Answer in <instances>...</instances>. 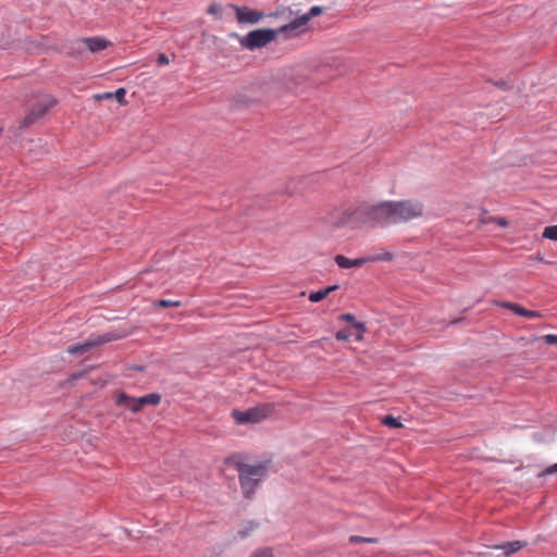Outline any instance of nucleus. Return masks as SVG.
Instances as JSON below:
<instances>
[{
    "mask_svg": "<svg viewBox=\"0 0 557 557\" xmlns=\"http://www.w3.org/2000/svg\"><path fill=\"white\" fill-rule=\"evenodd\" d=\"M424 206L416 199L386 200L377 205H363L355 215L363 223L373 226H388L407 223L423 215Z\"/></svg>",
    "mask_w": 557,
    "mask_h": 557,
    "instance_id": "f257e3e1",
    "label": "nucleus"
},
{
    "mask_svg": "<svg viewBox=\"0 0 557 557\" xmlns=\"http://www.w3.org/2000/svg\"><path fill=\"white\" fill-rule=\"evenodd\" d=\"M225 463L237 470L242 492L246 498H251L258 484L267 476L270 466L269 461L256 465L245 463L239 455L227 457Z\"/></svg>",
    "mask_w": 557,
    "mask_h": 557,
    "instance_id": "f03ea898",
    "label": "nucleus"
},
{
    "mask_svg": "<svg viewBox=\"0 0 557 557\" xmlns=\"http://www.w3.org/2000/svg\"><path fill=\"white\" fill-rule=\"evenodd\" d=\"M278 34L277 29L273 28H259L249 32L245 36L237 34H231V37L237 38L242 48L253 51L259 48H263L273 41Z\"/></svg>",
    "mask_w": 557,
    "mask_h": 557,
    "instance_id": "7ed1b4c3",
    "label": "nucleus"
},
{
    "mask_svg": "<svg viewBox=\"0 0 557 557\" xmlns=\"http://www.w3.org/2000/svg\"><path fill=\"white\" fill-rule=\"evenodd\" d=\"M57 100L50 95H40L29 107L26 115L21 121L20 128L24 129L41 119L54 104Z\"/></svg>",
    "mask_w": 557,
    "mask_h": 557,
    "instance_id": "20e7f679",
    "label": "nucleus"
},
{
    "mask_svg": "<svg viewBox=\"0 0 557 557\" xmlns=\"http://www.w3.org/2000/svg\"><path fill=\"white\" fill-rule=\"evenodd\" d=\"M274 412V404H262L245 411L234 410L232 416L237 424H247L261 422Z\"/></svg>",
    "mask_w": 557,
    "mask_h": 557,
    "instance_id": "39448f33",
    "label": "nucleus"
},
{
    "mask_svg": "<svg viewBox=\"0 0 557 557\" xmlns=\"http://www.w3.org/2000/svg\"><path fill=\"white\" fill-rule=\"evenodd\" d=\"M309 30L308 17L298 16L288 24L281 25V45L297 39Z\"/></svg>",
    "mask_w": 557,
    "mask_h": 557,
    "instance_id": "423d86ee",
    "label": "nucleus"
},
{
    "mask_svg": "<svg viewBox=\"0 0 557 557\" xmlns=\"http://www.w3.org/2000/svg\"><path fill=\"white\" fill-rule=\"evenodd\" d=\"M116 338H117V336L113 333L96 335V336L89 337L87 341H85L83 343H78V344L69 346L66 348V351L71 355H83L97 346H100L104 343L114 341Z\"/></svg>",
    "mask_w": 557,
    "mask_h": 557,
    "instance_id": "0eeeda50",
    "label": "nucleus"
},
{
    "mask_svg": "<svg viewBox=\"0 0 557 557\" xmlns=\"http://www.w3.org/2000/svg\"><path fill=\"white\" fill-rule=\"evenodd\" d=\"M230 8H232L236 13V18L239 24H257L264 14L259 11H255L249 9L248 7H239L235 4H230Z\"/></svg>",
    "mask_w": 557,
    "mask_h": 557,
    "instance_id": "6e6552de",
    "label": "nucleus"
},
{
    "mask_svg": "<svg viewBox=\"0 0 557 557\" xmlns=\"http://www.w3.org/2000/svg\"><path fill=\"white\" fill-rule=\"evenodd\" d=\"M284 81V86L288 90H294L305 82V75L299 67H288L284 70L281 82Z\"/></svg>",
    "mask_w": 557,
    "mask_h": 557,
    "instance_id": "1a4fd4ad",
    "label": "nucleus"
},
{
    "mask_svg": "<svg viewBox=\"0 0 557 557\" xmlns=\"http://www.w3.org/2000/svg\"><path fill=\"white\" fill-rule=\"evenodd\" d=\"M375 258H358L349 259L343 255H337L334 258L335 263L342 269L359 268L369 261H374Z\"/></svg>",
    "mask_w": 557,
    "mask_h": 557,
    "instance_id": "9d476101",
    "label": "nucleus"
},
{
    "mask_svg": "<svg viewBox=\"0 0 557 557\" xmlns=\"http://www.w3.org/2000/svg\"><path fill=\"white\" fill-rule=\"evenodd\" d=\"M116 405L127 408L133 412H138L143 408L141 405L138 403V398L131 397L123 392H120L116 395Z\"/></svg>",
    "mask_w": 557,
    "mask_h": 557,
    "instance_id": "9b49d317",
    "label": "nucleus"
},
{
    "mask_svg": "<svg viewBox=\"0 0 557 557\" xmlns=\"http://www.w3.org/2000/svg\"><path fill=\"white\" fill-rule=\"evenodd\" d=\"M116 405L127 408L133 412H138L143 408L141 405L138 403V398L131 397L123 392H120L116 395Z\"/></svg>",
    "mask_w": 557,
    "mask_h": 557,
    "instance_id": "f8f14e48",
    "label": "nucleus"
},
{
    "mask_svg": "<svg viewBox=\"0 0 557 557\" xmlns=\"http://www.w3.org/2000/svg\"><path fill=\"white\" fill-rule=\"evenodd\" d=\"M81 42L84 44L87 47V49L92 53L100 52L110 45L108 40L101 37L83 38Z\"/></svg>",
    "mask_w": 557,
    "mask_h": 557,
    "instance_id": "ddd939ff",
    "label": "nucleus"
},
{
    "mask_svg": "<svg viewBox=\"0 0 557 557\" xmlns=\"http://www.w3.org/2000/svg\"><path fill=\"white\" fill-rule=\"evenodd\" d=\"M338 320L350 323L352 329L357 331L356 339H362L363 333L367 330L364 323L357 321L351 313H343L338 317Z\"/></svg>",
    "mask_w": 557,
    "mask_h": 557,
    "instance_id": "4468645a",
    "label": "nucleus"
},
{
    "mask_svg": "<svg viewBox=\"0 0 557 557\" xmlns=\"http://www.w3.org/2000/svg\"><path fill=\"white\" fill-rule=\"evenodd\" d=\"M259 527V523L253 521V520H248V521H245L243 522L237 532H236V535H234V540H244V539H247L248 536H250L252 534V532L255 530H257Z\"/></svg>",
    "mask_w": 557,
    "mask_h": 557,
    "instance_id": "2eb2a0df",
    "label": "nucleus"
},
{
    "mask_svg": "<svg viewBox=\"0 0 557 557\" xmlns=\"http://www.w3.org/2000/svg\"><path fill=\"white\" fill-rule=\"evenodd\" d=\"M525 545H527L525 542L512 541V542H506V543L497 546L496 548L504 550L506 556H510V555L517 553L518 550H520Z\"/></svg>",
    "mask_w": 557,
    "mask_h": 557,
    "instance_id": "dca6fc26",
    "label": "nucleus"
},
{
    "mask_svg": "<svg viewBox=\"0 0 557 557\" xmlns=\"http://www.w3.org/2000/svg\"><path fill=\"white\" fill-rule=\"evenodd\" d=\"M505 307L511 309L516 314L525 318H537L541 317L539 311L528 310L518 304H506Z\"/></svg>",
    "mask_w": 557,
    "mask_h": 557,
    "instance_id": "f3484780",
    "label": "nucleus"
},
{
    "mask_svg": "<svg viewBox=\"0 0 557 557\" xmlns=\"http://www.w3.org/2000/svg\"><path fill=\"white\" fill-rule=\"evenodd\" d=\"M161 401V395L157 393H151L141 397H138V403L141 405V407H145L147 405L157 406Z\"/></svg>",
    "mask_w": 557,
    "mask_h": 557,
    "instance_id": "a211bd4d",
    "label": "nucleus"
},
{
    "mask_svg": "<svg viewBox=\"0 0 557 557\" xmlns=\"http://www.w3.org/2000/svg\"><path fill=\"white\" fill-rule=\"evenodd\" d=\"M382 423L384 425H386L388 428H393V429H398V428L403 426L401 422L397 418H395L391 414L385 416L382 420Z\"/></svg>",
    "mask_w": 557,
    "mask_h": 557,
    "instance_id": "6ab92c4d",
    "label": "nucleus"
},
{
    "mask_svg": "<svg viewBox=\"0 0 557 557\" xmlns=\"http://www.w3.org/2000/svg\"><path fill=\"white\" fill-rule=\"evenodd\" d=\"M543 237L557 242V225L546 226L543 232Z\"/></svg>",
    "mask_w": 557,
    "mask_h": 557,
    "instance_id": "aec40b11",
    "label": "nucleus"
},
{
    "mask_svg": "<svg viewBox=\"0 0 557 557\" xmlns=\"http://www.w3.org/2000/svg\"><path fill=\"white\" fill-rule=\"evenodd\" d=\"M324 298H326V293L324 292V289H319L315 292H311L309 294V300L311 302H319V301L323 300Z\"/></svg>",
    "mask_w": 557,
    "mask_h": 557,
    "instance_id": "412c9836",
    "label": "nucleus"
},
{
    "mask_svg": "<svg viewBox=\"0 0 557 557\" xmlns=\"http://www.w3.org/2000/svg\"><path fill=\"white\" fill-rule=\"evenodd\" d=\"M349 542L350 543H376L377 542V539L376 537H363V536H358V535H351L349 537Z\"/></svg>",
    "mask_w": 557,
    "mask_h": 557,
    "instance_id": "4be33fe9",
    "label": "nucleus"
},
{
    "mask_svg": "<svg viewBox=\"0 0 557 557\" xmlns=\"http://www.w3.org/2000/svg\"><path fill=\"white\" fill-rule=\"evenodd\" d=\"M154 306H157V307H164V308H168V307H180L181 306V301H178V300L161 299V300L156 301Z\"/></svg>",
    "mask_w": 557,
    "mask_h": 557,
    "instance_id": "5701e85b",
    "label": "nucleus"
},
{
    "mask_svg": "<svg viewBox=\"0 0 557 557\" xmlns=\"http://www.w3.org/2000/svg\"><path fill=\"white\" fill-rule=\"evenodd\" d=\"M322 13V8L314 5L307 13L302 14L304 17H308V22Z\"/></svg>",
    "mask_w": 557,
    "mask_h": 557,
    "instance_id": "b1692460",
    "label": "nucleus"
},
{
    "mask_svg": "<svg viewBox=\"0 0 557 557\" xmlns=\"http://www.w3.org/2000/svg\"><path fill=\"white\" fill-rule=\"evenodd\" d=\"M350 336H352V333L349 330H339L335 337L338 341H347Z\"/></svg>",
    "mask_w": 557,
    "mask_h": 557,
    "instance_id": "393cba45",
    "label": "nucleus"
},
{
    "mask_svg": "<svg viewBox=\"0 0 557 557\" xmlns=\"http://www.w3.org/2000/svg\"><path fill=\"white\" fill-rule=\"evenodd\" d=\"M208 13L215 15L216 17H220L221 5L218 3L210 4V7L208 8Z\"/></svg>",
    "mask_w": 557,
    "mask_h": 557,
    "instance_id": "a878e982",
    "label": "nucleus"
},
{
    "mask_svg": "<svg viewBox=\"0 0 557 557\" xmlns=\"http://www.w3.org/2000/svg\"><path fill=\"white\" fill-rule=\"evenodd\" d=\"M112 94L113 98H115L120 103H122L124 101L126 90L124 88H119L117 90H115V92Z\"/></svg>",
    "mask_w": 557,
    "mask_h": 557,
    "instance_id": "bb28decb",
    "label": "nucleus"
},
{
    "mask_svg": "<svg viewBox=\"0 0 557 557\" xmlns=\"http://www.w3.org/2000/svg\"><path fill=\"white\" fill-rule=\"evenodd\" d=\"M250 557H274L272 552L264 548L253 553Z\"/></svg>",
    "mask_w": 557,
    "mask_h": 557,
    "instance_id": "cd10ccee",
    "label": "nucleus"
},
{
    "mask_svg": "<svg viewBox=\"0 0 557 557\" xmlns=\"http://www.w3.org/2000/svg\"><path fill=\"white\" fill-rule=\"evenodd\" d=\"M543 339L548 345H557V335L556 334H546L543 336Z\"/></svg>",
    "mask_w": 557,
    "mask_h": 557,
    "instance_id": "c85d7f7f",
    "label": "nucleus"
},
{
    "mask_svg": "<svg viewBox=\"0 0 557 557\" xmlns=\"http://www.w3.org/2000/svg\"><path fill=\"white\" fill-rule=\"evenodd\" d=\"M169 62H170V60H169L168 55L164 53H160L157 58V63L159 65H165V64H169Z\"/></svg>",
    "mask_w": 557,
    "mask_h": 557,
    "instance_id": "c756f323",
    "label": "nucleus"
},
{
    "mask_svg": "<svg viewBox=\"0 0 557 557\" xmlns=\"http://www.w3.org/2000/svg\"><path fill=\"white\" fill-rule=\"evenodd\" d=\"M554 473H557V462L550 467H548L547 469H545L541 475H548V474H554Z\"/></svg>",
    "mask_w": 557,
    "mask_h": 557,
    "instance_id": "7c9ffc66",
    "label": "nucleus"
},
{
    "mask_svg": "<svg viewBox=\"0 0 557 557\" xmlns=\"http://www.w3.org/2000/svg\"><path fill=\"white\" fill-rule=\"evenodd\" d=\"M338 288H339V286L337 284H335V285H330V286H327V287H325L323 289L326 293V297H327L332 292H335Z\"/></svg>",
    "mask_w": 557,
    "mask_h": 557,
    "instance_id": "2f4dec72",
    "label": "nucleus"
},
{
    "mask_svg": "<svg viewBox=\"0 0 557 557\" xmlns=\"http://www.w3.org/2000/svg\"><path fill=\"white\" fill-rule=\"evenodd\" d=\"M111 98H113V94L112 92H104V94L96 96V99H98V100L111 99Z\"/></svg>",
    "mask_w": 557,
    "mask_h": 557,
    "instance_id": "473e14b6",
    "label": "nucleus"
},
{
    "mask_svg": "<svg viewBox=\"0 0 557 557\" xmlns=\"http://www.w3.org/2000/svg\"><path fill=\"white\" fill-rule=\"evenodd\" d=\"M494 221L502 227H505L508 224L505 218H495Z\"/></svg>",
    "mask_w": 557,
    "mask_h": 557,
    "instance_id": "72a5a7b5",
    "label": "nucleus"
},
{
    "mask_svg": "<svg viewBox=\"0 0 557 557\" xmlns=\"http://www.w3.org/2000/svg\"><path fill=\"white\" fill-rule=\"evenodd\" d=\"M495 86H497L498 88H502V89H507L508 88V83L505 82V81H497L495 83Z\"/></svg>",
    "mask_w": 557,
    "mask_h": 557,
    "instance_id": "f704fd0d",
    "label": "nucleus"
},
{
    "mask_svg": "<svg viewBox=\"0 0 557 557\" xmlns=\"http://www.w3.org/2000/svg\"><path fill=\"white\" fill-rule=\"evenodd\" d=\"M379 259L391 261L393 259V255L391 252H386L384 255V257H382V258L375 257V260H379Z\"/></svg>",
    "mask_w": 557,
    "mask_h": 557,
    "instance_id": "c9c22d12",
    "label": "nucleus"
},
{
    "mask_svg": "<svg viewBox=\"0 0 557 557\" xmlns=\"http://www.w3.org/2000/svg\"><path fill=\"white\" fill-rule=\"evenodd\" d=\"M81 376H82V374H75L73 377L77 379V377H81Z\"/></svg>",
    "mask_w": 557,
    "mask_h": 557,
    "instance_id": "e433bc0d",
    "label": "nucleus"
}]
</instances>
